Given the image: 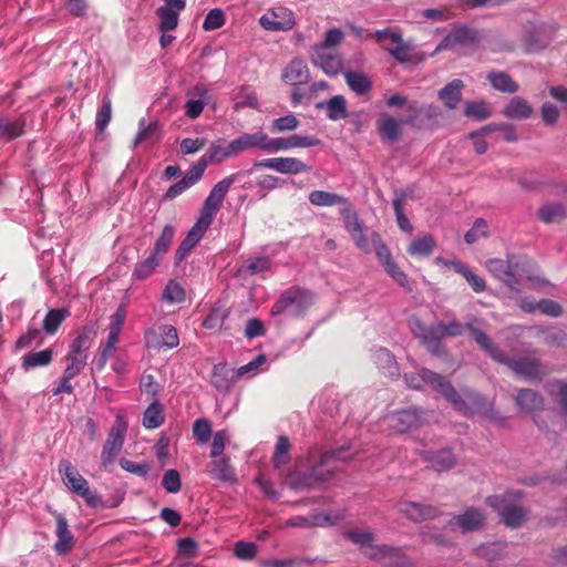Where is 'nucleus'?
Here are the masks:
<instances>
[{
    "label": "nucleus",
    "instance_id": "nucleus-39",
    "mask_svg": "<svg viewBox=\"0 0 567 567\" xmlns=\"http://www.w3.org/2000/svg\"><path fill=\"white\" fill-rule=\"evenodd\" d=\"M516 404L526 413L542 410L544 406V398L532 389H523L516 395Z\"/></svg>",
    "mask_w": 567,
    "mask_h": 567
},
{
    "label": "nucleus",
    "instance_id": "nucleus-61",
    "mask_svg": "<svg viewBox=\"0 0 567 567\" xmlns=\"http://www.w3.org/2000/svg\"><path fill=\"white\" fill-rule=\"evenodd\" d=\"M255 184L262 192L259 197L265 198L268 192L281 187L285 181L270 174H262L256 178Z\"/></svg>",
    "mask_w": 567,
    "mask_h": 567
},
{
    "label": "nucleus",
    "instance_id": "nucleus-15",
    "mask_svg": "<svg viewBox=\"0 0 567 567\" xmlns=\"http://www.w3.org/2000/svg\"><path fill=\"white\" fill-rule=\"evenodd\" d=\"M384 421L389 429L398 433H405L421 425L422 412L416 408L403 409L390 413Z\"/></svg>",
    "mask_w": 567,
    "mask_h": 567
},
{
    "label": "nucleus",
    "instance_id": "nucleus-37",
    "mask_svg": "<svg viewBox=\"0 0 567 567\" xmlns=\"http://www.w3.org/2000/svg\"><path fill=\"white\" fill-rule=\"evenodd\" d=\"M464 83L460 79H455L442 87L439 92V99L449 110H454L462 100V90Z\"/></svg>",
    "mask_w": 567,
    "mask_h": 567
},
{
    "label": "nucleus",
    "instance_id": "nucleus-29",
    "mask_svg": "<svg viewBox=\"0 0 567 567\" xmlns=\"http://www.w3.org/2000/svg\"><path fill=\"white\" fill-rule=\"evenodd\" d=\"M282 79L286 83L293 86L308 83L310 72L306 62L300 58L291 60L282 72Z\"/></svg>",
    "mask_w": 567,
    "mask_h": 567
},
{
    "label": "nucleus",
    "instance_id": "nucleus-58",
    "mask_svg": "<svg viewBox=\"0 0 567 567\" xmlns=\"http://www.w3.org/2000/svg\"><path fill=\"white\" fill-rule=\"evenodd\" d=\"M406 111L422 112L424 123L426 121L433 122L442 116L441 107L434 104H419L417 102H411L408 104Z\"/></svg>",
    "mask_w": 567,
    "mask_h": 567
},
{
    "label": "nucleus",
    "instance_id": "nucleus-34",
    "mask_svg": "<svg viewBox=\"0 0 567 567\" xmlns=\"http://www.w3.org/2000/svg\"><path fill=\"white\" fill-rule=\"evenodd\" d=\"M532 104L524 97L514 96L503 109V115L512 120H526L533 115Z\"/></svg>",
    "mask_w": 567,
    "mask_h": 567
},
{
    "label": "nucleus",
    "instance_id": "nucleus-49",
    "mask_svg": "<svg viewBox=\"0 0 567 567\" xmlns=\"http://www.w3.org/2000/svg\"><path fill=\"white\" fill-rule=\"evenodd\" d=\"M164 421L163 406L157 399H154L144 412L143 425L146 429H157L164 423Z\"/></svg>",
    "mask_w": 567,
    "mask_h": 567
},
{
    "label": "nucleus",
    "instance_id": "nucleus-53",
    "mask_svg": "<svg viewBox=\"0 0 567 567\" xmlns=\"http://www.w3.org/2000/svg\"><path fill=\"white\" fill-rule=\"evenodd\" d=\"M452 265H453L454 270L456 272H458L460 275H462L466 279V281L470 284V286L472 287V289L475 292L481 293V292L485 291L486 282H485L484 278L472 272L466 265H464L460 261H454Z\"/></svg>",
    "mask_w": 567,
    "mask_h": 567
},
{
    "label": "nucleus",
    "instance_id": "nucleus-54",
    "mask_svg": "<svg viewBox=\"0 0 567 567\" xmlns=\"http://www.w3.org/2000/svg\"><path fill=\"white\" fill-rule=\"evenodd\" d=\"M340 214L344 223V228L350 236L363 230V224L349 202L348 204H343V208L340 210Z\"/></svg>",
    "mask_w": 567,
    "mask_h": 567
},
{
    "label": "nucleus",
    "instance_id": "nucleus-9",
    "mask_svg": "<svg viewBox=\"0 0 567 567\" xmlns=\"http://www.w3.org/2000/svg\"><path fill=\"white\" fill-rule=\"evenodd\" d=\"M235 183V175H229L223 178L220 182L214 185L209 195L204 202L199 219L207 224H212L215 214L219 210L223 205V202L230 188V186Z\"/></svg>",
    "mask_w": 567,
    "mask_h": 567
},
{
    "label": "nucleus",
    "instance_id": "nucleus-56",
    "mask_svg": "<svg viewBox=\"0 0 567 567\" xmlns=\"http://www.w3.org/2000/svg\"><path fill=\"white\" fill-rule=\"evenodd\" d=\"M271 261L268 257H255L247 259L238 269L240 275H256L270 269Z\"/></svg>",
    "mask_w": 567,
    "mask_h": 567
},
{
    "label": "nucleus",
    "instance_id": "nucleus-64",
    "mask_svg": "<svg viewBox=\"0 0 567 567\" xmlns=\"http://www.w3.org/2000/svg\"><path fill=\"white\" fill-rule=\"evenodd\" d=\"M185 290L176 281L171 280L163 291V298L171 303H181L185 300Z\"/></svg>",
    "mask_w": 567,
    "mask_h": 567
},
{
    "label": "nucleus",
    "instance_id": "nucleus-4",
    "mask_svg": "<svg viewBox=\"0 0 567 567\" xmlns=\"http://www.w3.org/2000/svg\"><path fill=\"white\" fill-rule=\"evenodd\" d=\"M313 303L312 293L298 286L286 289L271 307V315L278 316L290 311L293 316H302Z\"/></svg>",
    "mask_w": 567,
    "mask_h": 567
},
{
    "label": "nucleus",
    "instance_id": "nucleus-47",
    "mask_svg": "<svg viewBox=\"0 0 567 567\" xmlns=\"http://www.w3.org/2000/svg\"><path fill=\"white\" fill-rule=\"evenodd\" d=\"M538 217L545 224L559 223L567 217V212L560 203L546 204L539 208Z\"/></svg>",
    "mask_w": 567,
    "mask_h": 567
},
{
    "label": "nucleus",
    "instance_id": "nucleus-1",
    "mask_svg": "<svg viewBox=\"0 0 567 567\" xmlns=\"http://www.w3.org/2000/svg\"><path fill=\"white\" fill-rule=\"evenodd\" d=\"M485 268L512 289L523 280L539 281L536 262L527 256H508L507 259L491 258L486 260Z\"/></svg>",
    "mask_w": 567,
    "mask_h": 567
},
{
    "label": "nucleus",
    "instance_id": "nucleus-25",
    "mask_svg": "<svg viewBox=\"0 0 567 567\" xmlns=\"http://www.w3.org/2000/svg\"><path fill=\"white\" fill-rule=\"evenodd\" d=\"M96 336V329L92 326H85L81 333L73 340L70 352L65 359H81L87 361V350Z\"/></svg>",
    "mask_w": 567,
    "mask_h": 567
},
{
    "label": "nucleus",
    "instance_id": "nucleus-11",
    "mask_svg": "<svg viewBox=\"0 0 567 567\" xmlns=\"http://www.w3.org/2000/svg\"><path fill=\"white\" fill-rule=\"evenodd\" d=\"M235 183V175H229L223 178L220 182L214 185L209 195L204 202L199 219L207 224H212L215 214L219 210L223 205V202L230 188V186Z\"/></svg>",
    "mask_w": 567,
    "mask_h": 567
},
{
    "label": "nucleus",
    "instance_id": "nucleus-6",
    "mask_svg": "<svg viewBox=\"0 0 567 567\" xmlns=\"http://www.w3.org/2000/svg\"><path fill=\"white\" fill-rule=\"evenodd\" d=\"M127 426L125 417L122 414H117L101 453V463L103 467L106 468L111 465L120 454L124 444Z\"/></svg>",
    "mask_w": 567,
    "mask_h": 567
},
{
    "label": "nucleus",
    "instance_id": "nucleus-21",
    "mask_svg": "<svg viewBox=\"0 0 567 567\" xmlns=\"http://www.w3.org/2000/svg\"><path fill=\"white\" fill-rule=\"evenodd\" d=\"M321 141L315 136L290 135L288 137H270L268 153H277L292 148H307L320 145Z\"/></svg>",
    "mask_w": 567,
    "mask_h": 567
},
{
    "label": "nucleus",
    "instance_id": "nucleus-62",
    "mask_svg": "<svg viewBox=\"0 0 567 567\" xmlns=\"http://www.w3.org/2000/svg\"><path fill=\"white\" fill-rule=\"evenodd\" d=\"M299 124V120L293 114H288L286 116L275 118L271 122L270 131L272 133L290 132L295 131Z\"/></svg>",
    "mask_w": 567,
    "mask_h": 567
},
{
    "label": "nucleus",
    "instance_id": "nucleus-27",
    "mask_svg": "<svg viewBox=\"0 0 567 567\" xmlns=\"http://www.w3.org/2000/svg\"><path fill=\"white\" fill-rule=\"evenodd\" d=\"M236 378L235 369L228 367L226 363H218L215 364L212 370L210 383L217 391L228 393Z\"/></svg>",
    "mask_w": 567,
    "mask_h": 567
},
{
    "label": "nucleus",
    "instance_id": "nucleus-50",
    "mask_svg": "<svg viewBox=\"0 0 567 567\" xmlns=\"http://www.w3.org/2000/svg\"><path fill=\"white\" fill-rule=\"evenodd\" d=\"M175 236V227L173 225H166L164 226L161 235L156 239L154 247L151 251L154 256L162 259L168 251L172 241Z\"/></svg>",
    "mask_w": 567,
    "mask_h": 567
},
{
    "label": "nucleus",
    "instance_id": "nucleus-22",
    "mask_svg": "<svg viewBox=\"0 0 567 567\" xmlns=\"http://www.w3.org/2000/svg\"><path fill=\"white\" fill-rule=\"evenodd\" d=\"M485 519L486 517L481 509L470 507L463 514L454 516L449 522V526L452 530L458 527L465 534L481 529Z\"/></svg>",
    "mask_w": 567,
    "mask_h": 567
},
{
    "label": "nucleus",
    "instance_id": "nucleus-10",
    "mask_svg": "<svg viewBox=\"0 0 567 567\" xmlns=\"http://www.w3.org/2000/svg\"><path fill=\"white\" fill-rule=\"evenodd\" d=\"M235 183V175H229L223 178L220 182L214 185L209 195L204 202L199 219L207 224H212L215 214L219 210L223 205V202L230 188V186Z\"/></svg>",
    "mask_w": 567,
    "mask_h": 567
},
{
    "label": "nucleus",
    "instance_id": "nucleus-38",
    "mask_svg": "<svg viewBox=\"0 0 567 567\" xmlns=\"http://www.w3.org/2000/svg\"><path fill=\"white\" fill-rule=\"evenodd\" d=\"M316 107H324L327 110V117L331 121H339L348 117L347 100L343 95H334L326 102H319Z\"/></svg>",
    "mask_w": 567,
    "mask_h": 567
},
{
    "label": "nucleus",
    "instance_id": "nucleus-26",
    "mask_svg": "<svg viewBox=\"0 0 567 567\" xmlns=\"http://www.w3.org/2000/svg\"><path fill=\"white\" fill-rule=\"evenodd\" d=\"M421 455L423 460L430 462L432 468L439 473L447 472L456 465V456L450 447L436 452L424 451Z\"/></svg>",
    "mask_w": 567,
    "mask_h": 567
},
{
    "label": "nucleus",
    "instance_id": "nucleus-44",
    "mask_svg": "<svg viewBox=\"0 0 567 567\" xmlns=\"http://www.w3.org/2000/svg\"><path fill=\"white\" fill-rule=\"evenodd\" d=\"M53 351L51 349H45L38 352H28L22 358L21 367L24 371H29L30 369L38 367H47L52 362Z\"/></svg>",
    "mask_w": 567,
    "mask_h": 567
},
{
    "label": "nucleus",
    "instance_id": "nucleus-57",
    "mask_svg": "<svg viewBox=\"0 0 567 567\" xmlns=\"http://www.w3.org/2000/svg\"><path fill=\"white\" fill-rule=\"evenodd\" d=\"M290 442L287 436H279L275 446V453L272 456V463L276 468H280L287 464L290 460Z\"/></svg>",
    "mask_w": 567,
    "mask_h": 567
},
{
    "label": "nucleus",
    "instance_id": "nucleus-24",
    "mask_svg": "<svg viewBox=\"0 0 567 567\" xmlns=\"http://www.w3.org/2000/svg\"><path fill=\"white\" fill-rule=\"evenodd\" d=\"M516 374L530 380H540L545 372L542 370L540 363L536 359L519 358L506 360L505 362Z\"/></svg>",
    "mask_w": 567,
    "mask_h": 567
},
{
    "label": "nucleus",
    "instance_id": "nucleus-2",
    "mask_svg": "<svg viewBox=\"0 0 567 567\" xmlns=\"http://www.w3.org/2000/svg\"><path fill=\"white\" fill-rule=\"evenodd\" d=\"M522 498V493L506 492L502 495H491L486 498V505L492 507L502 517V522L509 528H519L526 520V512L516 503Z\"/></svg>",
    "mask_w": 567,
    "mask_h": 567
},
{
    "label": "nucleus",
    "instance_id": "nucleus-28",
    "mask_svg": "<svg viewBox=\"0 0 567 567\" xmlns=\"http://www.w3.org/2000/svg\"><path fill=\"white\" fill-rule=\"evenodd\" d=\"M56 522V537L58 540L54 544V549L59 555H63L69 553L74 546V537L69 528L68 522L65 517L58 513L53 512Z\"/></svg>",
    "mask_w": 567,
    "mask_h": 567
},
{
    "label": "nucleus",
    "instance_id": "nucleus-33",
    "mask_svg": "<svg viewBox=\"0 0 567 567\" xmlns=\"http://www.w3.org/2000/svg\"><path fill=\"white\" fill-rule=\"evenodd\" d=\"M209 476L219 482L233 483L236 481V474L228 457L215 458L208 465Z\"/></svg>",
    "mask_w": 567,
    "mask_h": 567
},
{
    "label": "nucleus",
    "instance_id": "nucleus-14",
    "mask_svg": "<svg viewBox=\"0 0 567 567\" xmlns=\"http://www.w3.org/2000/svg\"><path fill=\"white\" fill-rule=\"evenodd\" d=\"M259 24L267 31L278 32L291 30L295 24L293 12L285 7H275L267 10L259 19Z\"/></svg>",
    "mask_w": 567,
    "mask_h": 567
},
{
    "label": "nucleus",
    "instance_id": "nucleus-46",
    "mask_svg": "<svg viewBox=\"0 0 567 567\" xmlns=\"http://www.w3.org/2000/svg\"><path fill=\"white\" fill-rule=\"evenodd\" d=\"M436 247V241L432 235L415 238L408 247V252L414 257H427Z\"/></svg>",
    "mask_w": 567,
    "mask_h": 567
},
{
    "label": "nucleus",
    "instance_id": "nucleus-51",
    "mask_svg": "<svg viewBox=\"0 0 567 567\" xmlns=\"http://www.w3.org/2000/svg\"><path fill=\"white\" fill-rule=\"evenodd\" d=\"M70 316L68 309H50L43 319V330L48 334H54L62 322Z\"/></svg>",
    "mask_w": 567,
    "mask_h": 567
},
{
    "label": "nucleus",
    "instance_id": "nucleus-8",
    "mask_svg": "<svg viewBox=\"0 0 567 567\" xmlns=\"http://www.w3.org/2000/svg\"><path fill=\"white\" fill-rule=\"evenodd\" d=\"M373 38L400 63H406L411 60L410 44L403 41L400 32L386 28L373 33Z\"/></svg>",
    "mask_w": 567,
    "mask_h": 567
},
{
    "label": "nucleus",
    "instance_id": "nucleus-63",
    "mask_svg": "<svg viewBox=\"0 0 567 567\" xmlns=\"http://www.w3.org/2000/svg\"><path fill=\"white\" fill-rule=\"evenodd\" d=\"M488 225L487 221L484 218H477L472 228L465 234L464 239L467 244H474L480 238H487L488 237Z\"/></svg>",
    "mask_w": 567,
    "mask_h": 567
},
{
    "label": "nucleus",
    "instance_id": "nucleus-40",
    "mask_svg": "<svg viewBox=\"0 0 567 567\" xmlns=\"http://www.w3.org/2000/svg\"><path fill=\"white\" fill-rule=\"evenodd\" d=\"M25 118L20 116L16 120H10L6 116H0V140H13L21 136L24 132Z\"/></svg>",
    "mask_w": 567,
    "mask_h": 567
},
{
    "label": "nucleus",
    "instance_id": "nucleus-48",
    "mask_svg": "<svg viewBox=\"0 0 567 567\" xmlns=\"http://www.w3.org/2000/svg\"><path fill=\"white\" fill-rule=\"evenodd\" d=\"M181 11L171 8L159 7L156 9V16L159 18L158 30L162 33L174 31L178 25Z\"/></svg>",
    "mask_w": 567,
    "mask_h": 567
},
{
    "label": "nucleus",
    "instance_id": "nucleus-12",
    "mask_svg": "<svg viewBox=\"0 0 567 567\" xmlns=\"http://www.w3.org/2000/svg\"><path fill=\"white\" fill-rule=\"evenodd\" d=\"M110 319L111 322L109 327L107 340L103 346H101V353L97 361L99 369L104 368L111 352L115 349V346L118 342V337L126 319V307L124 305H120Z\"/></svg>",
    "mask_w": 567,
    "mask_h": 567
},
{
    "label": "nucleus",
    "instance_id": "nucleus-43",
    "mask_svg": "<svg viewBox=\"0 0 567 567\" xmlns=\"http://www.w3.org/2000/svg\"><path fill=\"white\" fill-rule=\"evenodd\" d=\"M231 147L233 142H229L226 146L213 143L202 156V159H205L207 166L210 163H221L226 158L236 156V152Z\"/></svg>",
    "mask_w": 567,
    "mask_h": 567
},
{
    "label": "nucleus",
    "instance_id": "nucleus-41",
    "mask_svg": "<svg viewBox=\"0 0 567 567\" xmlns=\"http://www.w3.org/2000/svg\"><path fill=\"white\" fill-rule=\"evenodd\" d=\"M161 140V128L157 121L146 123L145 118L142 117L138 121V133L135 137L134 145L142 144L144 142L156 143Z\"/></svg>",
    "mask_w": 567,
    "mask_h": 567
},
{
    "label": "nucleus",
    "instance_id": "nucleus-35",
    "mask_svg": "<svg viewBox=\"0 0 567 567\" xmlns=\"http://www.w3.org/2000/svg\"><path fill=\"white\" fill-rule=\"evenodd\" d=\"M486 79L494 90L502 93L514 94L519 90V84L505 71L493 70Z\"/></svg>",
    "mask_w": 567,
    "mask_h": 567
},
{
    "label": "nucleus",
    "instance_id": "nucleus-42",
    "mask_svg": "<svg viewBox=\"0 0 567 567\" xmlns=\"http://www.w3.org/2000/svg\"><path fill=\"white\" fill-rule=\"evenodd\" d=\"M507 545L505 543L496 542L491 544H482L475 548V555L478 558L487 560L493 564L496 560L504 559L506 556Z\"/></svg>",
    "mask_w": 567,
    "mask_h": 567
},
{
    "label": "nucleus",
    "instance_id": "nucleus-23",
    "mask_svg": "<svg viewBox=\"0 0 567 567\" xmlns=\"http://www.w3.org/2000/svg\"><path fill=\"white\" fill-rule=\"evenodd\" d=\"M231 142V148L235 150L236 155L251 148H258L265 153H268L269 136L261 131L255 133H244Z\"/></svg>",
    "mask_w": 567,
    "mask_h": 567
},
{
    "label": "nucleus",
    "instance_id": "nucleus-16",
    "mask_svg": "<svg viewBox=\"0 0 567 567\" xmlns=\"http://www.w3.org/2000/svg\"><path fill=\"white\" fill-rule=\"evenodd\" d=\"M556 31L555 24L540 23L532 27L524 40L525 51L532 53L545 49L554 40Z\"/></svg>",
    "mask_w": 567,
    "mask_h": 567
},
{
    "label": "nucleus",
    "instance_id": "nucleus-52",
    "mask_svg": "<svg viewBox=\"0 0 567 567\" xmlns=\"http://www.w3.org/2000/svg\"><path fill=\"white\" fill-rule=\"evenodd\" d=\"M344 79L348 86L357 94H365L372 87L370 79L359 72L349 71L344 73Z\"/></svg>",
    "mask_w": 567,
    "mask_h": 567
},
{
    "label": "nucleus",
    "instance_id": "nucleus-45",
    "mask_svg": "<svg viewBox=\"0 0 567 567\" xmlns=\"http://www.w3.org/2000/svg\"><path fill=\"white\" fill-rule=\"evenodd\" d=\"M308 198L312 205L320 207L348 204V199L346 197L326 190H313L309 194Z\"/></svg>",
    "mask_w": 567,
    "mask_h": 567
},
{
    "label": "nucleus",
    "instance_id": "nucleus-36",
    "mask_svg": "<svg viewBox=\"0 0 567 567\" xmlns=\"http://www.w3.org/2000/svg\"><path fill=\"white\" fill-rule=\"evenodd\" d=\"M400 121L394 117L383 113L379 116L377 121V128L382 138L395 143L399 141L402 130H401Z\"/></svg>",
    "mask_w": 567,
    "mask_h": 567
},
{
    "label": "nucleus",
    "instance_id": "nucleus-59",
    "mask_svg": "<svg viewBox=\"0 0 567 567\" xmlns=\"http://www.w3.org/2000/svg\"><path fill=\"white\" fill-rule=\"evenodd\" d=\"M371 240L373 244L372 250H374L378 259L380 260L381 265L385 268L390 264H392L394 260L392 259V255L390 252V249L386 247V245L382 241L380 235L378 233L371 234Z\"/></svg>",
    "mask_w": 567,
    "mask_h": 567
},
{
    "label": "nucleus",
    "instance_id": "nucleus-17",
    "mask_svg": "<svg viewBox=\"0 0 567 567\" xmlns=\"http://www.w3.org/2000/svg\"><path fill=\"white\" fill-rule=\"evenodd\" d=\"M481 40L476 29L463 24L454 25L451 32L437 45V50H451L455 47H471Z\"/></svg>",
    "mask_w": 567,
    "mask_h": 567
},
{
    "label": "nucleus",
    "instance_id": "nucleus-18",
    "mask_svg": "<svg viewBox=\"0 0 567 567\" xmlns=\"http://www.w3.org/2000/svg\"><path fill=\"white\" fill-rule=\"evenodd\" d=\"M460 413L468 416L475 413H484L487 409L486 399L474 390H465L463 396L456 391L454 400H446Z\"/></svg>",
    "mask_w": 567,
    "mask_h": 567
},
{
    "label": "nucleus",
    "instance_id": "nucleus-20",
    "mask_svg": "<svg viewBox=\"0 0 567 567\" xmlns=\"http://www.w3.org/2000/svg\"><path fill=\"white\" fill-rule=\"evenodd\" d=\"M310 56L311 62L329 76L338 75L343 68L341 56L324 50V45H315L311 49Z\"/></svg>",
    "mask_w": 567,
    "mask_h": 567
},
{
    "label": "nucleus",
    "instance_id": "nucleus-30",
    "mask_svg": "<svg viewBox=\"0 0 567 567\" xmlns=\"http://www.w3.org/2000/svg\"><path fill=\"white\" fill-rule=\"evenodd\" d=\"M344 536L357 545L364 556L371 559V555L374 553V548L379 545L374 544L375 536L370 528L367 529H349L344 533Z\"/></svg>",
    "mask_w": 567,
    "mask_h": 567
},
{
    "label": "nucleus",
    "instance_id": "nucleus-60",
    "mask_svg": "<svg viewBox=\"0 0 567 567\" xmlns=\"http://www.w3.org/2000/svg\"><path fill=\"white\" fill-rule=\"evenodd\" d=\"M464 114L478 121L491 117L492 112L484 101L466 102L464 106Z\"/></svg>",
    "mask_w": 567,
    "mask_h": 567
},
{
    "label": "nucleus",
    "instance_id": "nucleus-5",
    "mask_svg": "<svg viewBox=\"0 0 567 567\" xmlns=\"http://www.w3.org/2000/svg\"><path fill=\"white\" fill-rule=\"evenodd\" d=\"M406 385L413 390H421L423 384L431 385L439 392L445 400H454L456 398V389L453 384L442 374L436 373L430 369L422 368L419 373H406L404 375Z\"/></svg>",
    "mask_w": 567,
    "mask_h": 567
},
{
    "label": "nucleus",
    "instance_id": "nucleus-55",
    "mask_svg": "<svg viewBox=\"0 0 567 567\" xmlns=\"http://www.w3.org/2000/svg\"><path fill=\"white\" fill-rule=\"evenodd\" d=\"M161 260L162 259L151 254L145 260L136 264L132 277L136 280L147 279L158 267Z\"/></svg>",
    "mask_w": 567,
    "mask_h": 567
},
{
    "label": "nucleus",
    "instance_id": "nucleus-13",
    "mask_svg": "<svg viewBox=\"0 0 567 567\" xmlns=\"http://www.w3.org/2000/svg\"><path fill=\"white\" fill-rule=\"evenodd\" d=\"M258 168H269L280 174L290 175L310 171V167L307 164L296 157H271L257 161L249 169V174H252Z\"/></svg>",
    "mask_w": 567,
    "mask_h": 567
},
{
    "label": "nucleus",
    "instance_id": "nucleus-19",
    "mask_svg": "<svg viewBox=\"0 0 567 567\" xmlns=\"http://www.w3.org/2000/svg\"><path fill=\"white\" fill-rule=\"evenodd\" d=\"M371 559L390 567H413L412 559L404 553L401 547H394L382 544L374 548Z\"/></svg>",
    "mask_w": 567,
    "mask_h": 567
},
{
    "label": "nucleus",
    "instance_id": "nucleus-7",
    "mask_svg": "<svg viewBox=\"0 0 567 567\" xmlns=\"http://www.w3.org/2000/svg\"><path fill=\"white\" fill-rule=\"evenodd\" d=\"M373 38L400 63H406L411 60L410 44L403 41L400 32L386 28L373 33Z\"/></svg>",
    "mask_w": 567,
    "mask_h": 567
},
{
    "label": "nucleus",
    "instance_id": "nucleus-31",
    "mask_svg": "<svg viewBox=\"0 0 567 567\" xmlns=\"http://www.w3.org/2000/svg\"><path fill=\"white\" fill-rule=\"evenodd\" d=\"M400 512L413 522L432 519L437 516L439 511L432 505H423L415 502H403L400 504Z\"/></svg>",
    "mask_w": 567,
    "mask_h": 567
},
{
    "label": "nucleus",
    "instance_id": "nucleus-32",
    "mask_svg": "<svg viewBox=\"0 0 567 567\" xmlns=\"http://www.w3.org/2000/svg\"><path fill=\"white\" fill-rule=\"evenodd\" d=\"M466 329L473 334L477 344L489 354L497 362H505V354L503 350L495 344L492 339L482 330L475 328L473 324H465Z\"/></svg>",
    "mask_w": 567,
    "mask_h": 567
},
{
    "label": "nucleus",
    "instance_id": "nucleus-3",
    "mask_svg": "<svg viewBox=\"0 0 567 567\" xmlns=\"http://www.w3.org/2000/svg\"><path fill=\"white\" fill-rule=\"evenodd\" d=\"M59 473L61 474L64 485L70 491L84 498L87 506L93 508L104 507L101 495L96 491L90 489L89 482L69 461L60 462Z\"/></svg>",
    "mask_w": 567,
    "mask_h": 567
}]
</instances>
